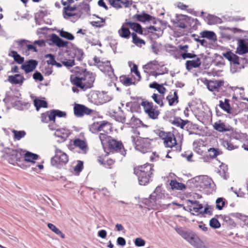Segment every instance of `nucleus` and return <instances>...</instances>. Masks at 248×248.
Wrapping results in <instances>:
<instances>
[{
	"instance_id": "13d9d810",
	"label": "nucleus",
	"mask_w": 248,
	"mask_h": 248,
	"mask_svg": "<svg viewBox=\"0 0 248 248\" xmlns=\"http://www.w3.org/2000/svg\"><path fill=\"white\" fill-rule=\"evenodd\" d=\"M131 72L134 73L138 77V80H140L141 78L140 73L138 70V66L136 64H133V66L131 68Z\"/></svg>"
},
{
	"instance_id": "423d86ee",
	"label": "nucleus",
	"mask_w": 248,
	"mask_h": 248,
	"mask_svg": "<svg viewBox=\"0 0 248 248\" xmlns=\"http://www.w3.org/2000/svg\"><path fill=\"white\" fill-rule=\"evenodd\" d=\"M176 231L195 248H207L204 243L195 234L186 231L182 228L176 229Z\"/></svg>"
},
{
	"instance_id": "f3484780",
	"label": "nucleus",
	"mask_w": 248,
	"mask_h": 248,
	"mask_svg": "<svg viewBox=\"0 0 248 248\" xmlns=\"http://www.w3.org/2000/svg\"><path fill=\"white\" fill-rule=\"evenodd\" d=\"M195 181L198 183L200 187L202 188H207L210 187L211 184L212 180L207 176H199L195 178Z\"/></svg>"
},
{
	"instance_id": "f257e3e1",
	"label": "nucleus",
	"mask_w": 248,
	"mask_h": 248,
	"mask_svg": "<svg viewBox=\"0 0 248 248\" xmlns=\"http://www.w3.org/2000/svg\"><path fill=\"white\" fill-rule=\"evenodd\" d=\"M94 80V75L86 71L70 76V81L72 84L83 91L91 88L93 86Z\"/></svg>"
},
{
	"instance_id": "473e14b6",
	"label": "nucleus",
	"mask_w": 248,
	"mask_h": 248,
	"mask_svg": "<svg viewBox=\"0 0 248 248\" xmlns=\"http://www.w3.org/2000/svg\"><path fill=\"white\" fill-rule=\"evenodd\" d=\"M167 72L166 68L164 67V65H160L159 64V66L156 68L155 70L150 72V75L156 78L158 76L165 74Z\"/></svg>"
},
{
	"instance_id": "79ce46f5",
	"label": "nucleus",
	"mask_w": 248,
	"mask_h": 248,
	"mask_svg": "<svg viewBox=\"0 0 248 248\" xmlns=\"http://www.w3.org/2000/svg\"><path fill=\"white\" fill-rule=\"evenodd\" d=\"M159 66V63L158 61L156 60H154L152 61H150V62H148L145 65V68L148 70H149L150 72L151 71L155 70L156 68Z\"/></svg>"
},
{
	"instance_id": "c756f323",
	"label": "nucleus",
	"mask_w": 248,
	"mask_h": 248,
	"mask_svg": "<svg viewBox=\"0 0 248 248\" xmlns=\"http://www.w3.org/2000/svg\"><path fill=\"white\" fill-rule=\"evenodd\" d=\"M149 87L152 89H156L160 94L164 96L167 92V89L162 84H160L156 82H153L149 84Z\"/></svg>"
},
{
	"instance_id": "e2e57ef3",
	"label": "nucleus",
	"mask_w": 248,
	"mask_h": 248,
	"mask_svg": "<svg viewBox=\"0 0 248 248\" xmlns=\"http://www.w3.org/2000/svg\"><path fill=\"white\" fill-rule=\"evenodd\" d=\"M135 244L137 247H142L145 244V241L141 238H137L135 240Z\"/></svg>"
},
{
	"instance_id": "a211bd4d",
	"label": "nucleus",
	"mask_w": 248,
	"mask_h": 248,
	"mask_svg": "<svg viewBox=\"0 0 248 248\" xmlns=\"http://www.w3.org/2000/svg\"><path fill=\"white\" fill-rule=\"evenodd\" d=\"M108 146L111 151L120 152L124 149V145L122 141L117 140L112 138L109 140Z\"/></svg>"
},
{
	"instance_id": "393cba45",
	"label": "nucleus",
	"mask_w": 248,
	"mask_h": 248,
	"mask_svg": "<svg viewBox=\"0 0 248 248\" xmlns=\"http://www.w3.org/2000/svg\"><path fill=\"white\" fill-rule=\"evenodd\" d=\"M236 52L238 54L243 55L248 53V44L244 40H239Z\"/></svg>"
},
{
	"instance_id": "c03bdc74",
	"label": "nucleus",
	"mask_w": 248,
	"mask_h": 248,
	"mask_svg": "<svg viewBox=\"0 0 248 248\" xmlns=\"http://www.w3.org/2000/svg\"><path fill=\"white\" fill-rule=\"evenodd\" d=\"M34 105L36 108V109L38 110L41 108H46L47 103L46 101L35 99L34 100Z\"/></svg>"
},
{
	"instance_id": "0e129e2a",
	"label": "nucleus",
	"mask_w": 248,
	"mask_h": 248,
	"mask_svg": "<svg viewBox=\"0 0 248 248\" xmlns=\"http://www.w3.org/2000/svg\"><path fill=\"white\" fill-rule=\"evenodd\" d=\"M115 161L112 159H108L104 163V166L106 168L111 169L114 165Z\"/></svg>"
},
{
	"instance_id": "7ed1b4c3",
	"label": "nucleus",
	"mask_w": 248,
	"mask_h": 248,
	"mask_svg": "<svg viewBox=\"0 0 248 248\" xmlns=\"http://www.w3.org/2000/svg\"><path fill=\"white\" fill-rule=\"evenodd\" d=\"M66 118L67 113L65 111L59 109H51L42 113L41 114V121L43 123H51L48 125L50 129L52 130H57L58 127L56 124V118Z\"/></svg>"
},
{
	"instance_id": "09e8293b",
	"label": "nucleus",
	"mask_w": 248,
	"mask_h": 248,
	"mask_svg": "<svg viewBox=\"0 0 248 248\" xmlns=\"http://www.w3.org/2000/svg\"><path fill=\"white\" fill-rule=\"evenodd\" d=\"M47 227L48 228L53 231L54 233H55L57 235H59L62 238H64L65 237L64 234L59 229H58L54 224L52 223H48L47 224Z\"/></svg>"
},
{
	"instance_id": "0eeeda50",
	"label": "nucleus",
	"mask_w": 248,
	"mask_h": 248,
	"mask_svg": "<svg viewBox=\"0 0 248 248\" xmlns=\"http://www.w3.org/2000/svg\"><path fill=\"white\" fill-rule=\"evenodd\" d=\"M203 83L206 85L208 90L213 93L215 97L217 98L221 97L222 87L224 85V81L223 80H209L205 79L203 81Z\"/></svg>"
},
{
	"instance_id": "6e6552de",
	"label": "nucleus",
	"mask_w": 248,
	"mask_h": 248,
	"mask_svg": "<svg viewBox=\"0 0 248 248\" xmlns=\"http://www.w3.org/2000/svg\"><path fill=\"white\" fill-rule=\"evenodd\" d=\"M157 135L159 138L163 140V143L165 147L172 148L175 147L178 151L181 150V146L177 143L175 136L171 132H166L164 131L159 130Z\"/></svg>"
},
{
	"instance_id": "a19ab883",
	"label": "nucleus",
	"mask_w": 248,
	"mask_h": 248,
	"mask_svg": "<svg viewBox=\"0 0 248 248\" xmlns=\"http://www.w3.org/2000/svg\"><path fill=\"white\" fill-rule=\"evenodd\" d=\"M132 42L137 46H141L142 45L145 44V41L139 38L135 33H132Z\"/></svg>"
},
{
	"instance_id": "c85d7f7f",
	"label": "nucleus",
	"mask_w": 248,
	"mask_h": 248,
	"mask_svg": "<svg viewBox=\"0 0 248 248\" xmlns=\"http://www.w3.org/2000/svg\"><path fill=\"white\" fill-rule=\"evenodd\" d=\"M50 40L57 46L59 47H64L67 46L68 43L63 41L57 35L52 34L51 36Z\"/></svg>"
},
{
	"instance_id": "4c0bfd02",
	"label": "nucleus",
	"mask_w": 248,
	"mask_h": 248,
	"mask_svg": "<svg viewBox=\"0 0 248 248\" xmlns=\"http://www.w3.org/2000/svg\"><path fill=\"white\" fill-rule=\"evenodd\" d=\"M170 186L172 189L183 190L186 188V186L184 184L179 183L175 180L170 181Z\"/></svg>"
},
{
	"instance_id": "39448f33",
	"label": "nucleus",
	"mask_w": 248,
	"mask_h": 248,
	"mask_svg": "<svg viewBox=\"0 0 248 248\" xmlns=\"http://www.w3.org/2000/svg\"><path fill=\"white\" fill-rule=\"evenodd\" d=\"M8 162L14 166H17L23 169L29 167L27 165L23 163L24 150L22 149H8L6 153Z\"/></svg>"
},
{
	"instance_id": "4468645a",
	"label": "nucleus",
	"mask_w": 248,
	"mask_h": 248,
	"mask_svg": "<svg viewBox=\"0 0 248 248\" xmlns=\"http://www.w3.org/2000/svg\"><path fill=\"white\" fill-rule=\"evenodd\" d=\"M213 128L219 132H233V128L229 124H227L222 120H219L213 125Z\"/></svg>"
},
{
	"instance_id": "20e7f679",
	"label": "nucleus",
	"mask_w": 248,
	"mask_h": 248,
	"mask_svg": "<svg viewBox=\"0 0 248 248\" xmlns=\"http://www.w3.org/2000/svg\"><path fill=\"white\" fill-rule=\"evenodd\" d=\"M132 132L134 135L132 136L131 138L135 149L142 153L148 152L151 149V142L153 140L148 138L140 137V133L136 129H133Z\"/></svg>"
},
{
	"instance_id": "e433bc0d",
	"label": "nucleus",
	"mask_w": 248,
	"mask_h": 248,
	"mask_svg": "<svg viewBox=\"0 0 248 248\" xmlns=\"http://www.w3.org/2000/svg\"><path fill=\"white\" fill-rule=\"evenodd\" d=\"M224 56L229 61L232 62L234 63H239V57L233 53L229 51L224 54Z\"/></svg>"
},
{
	"instance_id": "c9c22d12",
	"label": "nucleus",
	"mask_w": 248,
	"mask_h": 248,
	"mask_svg": "<svg viewBox=\"0 0 248 248\" xmlns=\"http://www.w3.org/2000/svg\"><path fill=\"white\" fill-rule=\"evenodd\" d=\"M201 37L206 38L210 40L215 41L217 40V36L212 31H204L200 33Z\"/></svg>"
},
{
	"instance_id": "58836bf2",
	"label": "nucleus",
	"mask_w": 248,
	"mask_h": 248,
	"mask_svg": "<svg viewBox=\"0 0 248 248\" xmlns=\"http://www.w3.org/2000/svg\"><path fill=\"white\" fill-rule=\"evenodd\" d=\"M152 98L160 107H162L164 106L163 99L164 96L161 94L159 95L157 93H153Z\"/></svg>"
},
{
	"instance_id": "f8f14e48",
	"label": "nucleus",
	"mask_w": 248,
	"mask_h": 248,
	"mask_svg": "<svg viewBox=\"0 0 248 248\" xmlns=\"http://www.w3.org/2000/svg\"><path fill=\"white\" fill-rule=\"evenodd\" d=\"M165 198V195L162 192L161 187L157 186L154 192L150 195V201L153 202L150 206L152 209H155L160 202V200Z\"/></svg>"
},
{
	"instance_id": "680f3d73",
	"label": "nucleus",
	"mask_w": 248,
	"mask_h": 248,
	"mask_svg": "<svg viewBox=\"0 0 248 248\" xmlns=\"http://www.w3.org/2000/svg\"><path fill=\"white\" fill-rule=\"evenodd\" d=\"M83 168V163L82 161H78L77 164L74 168V170L77 172H80Z\"/></svg>"
},
{
	"instance_id": "69168bd1",
	"label": "nucleus",
	"mask_w": 248,
	"mask_h": 248,
	"mask_svg": "<svg viewBox=\"0 0 248 248\" xmlns=\"http://www.w3.org/2000/svg\"><path fill=\"white\" fill-rule=\"evenodd\" d=\"M33 78L35 80H37L42 81L43 80V77L42 74L39 72H36L33 75Z\"/></svg>"
},
{
	"instance_id": "5fc2aeb1",
	"label": "nucleus",
	"mask_w": 248,
	"mask_h": 248,
	"mask_svg": "<svg viewBox=\"0 0 248 248\" xmlns=\"http://www.w3.org/2000/svg\"><path fill=\"white\" fill-rule=\"evenodd\" d=\"M60 35L61 37L69 40H73L75 38L73 34L64 31H61L60 32Z\"/></svg>"
},
{
	"instance_id": "cd10ccee",
	"label": "nucleus",
	"mask_w": 248,
	"mask_h": 248,
	"mask_svg": "<svg viewBox=\"0 0 248 248\" xmlns=\"http://www.w3.org/2000/svg\"><path fill=\"white\" fill-rule=\"evenodd\" d=\"M17 44L20 47L18 49L21 50L22 47L26 48L27 50H33L35 52H37V50L35 46L32 45H28L27 44V41L25 40H21L16 41Z\"/></svg>"
},
{
	"instance_id": "37998d69",
	"label": "nucleus",
	"mask_w": 248,
	"mask_h": 248,
	"mask_svg": "<svg viewBox=\"0 0 248 248\" xmlns=\"http://www.w3.org/2000/svg\"><path fill=\"white\" fill-rule=\"evenodd\" d=\"M108 134L104 133H100L99 134V138L103 145L108 144L109 140H110L112 138L111 137L109 136Z\"/></svg>"
},
{
	"instance_id": "de8ad7c7",
	"label": "nucleus",
	"mask_w": 248,
	"mask_h": 248,
	"mask_svg": "<svg viewBox=\"0 0 248 248\" xmlns=\"http://www.w3.org/2000/svg\"><path fill=\"white\" fill-rule=\"evenodd\" d=\"M58 60L61 62L63 65L66 67H72L75 65V60L73 59H67L60 58Z\"/></svg>"
},
{
	"instance_id": "6ab92c4d",
	"label": "nucleus",
	"mask_w": 248,
	"mask_h": 248,
	"mask_svg": "<svg viewBox=\"0 0 248 248\" xmlns=\"http://www.w3.org/2000/svg\"><path fill=\"white\" fill-rule=\"evenodd\" d=\"M73 146L78 148L82 154H86L88 150V146L86 140L76 139L73 142Z\"/></svg>"
},
{
	"instance_id": "052dcab7",
	"label": "nucleus",
	"mask_w": 248,
	"mask_h": 248,
	"mask_svg": "<svg viewBox=\"0 0 248 248\" xmlns=\"http://www.w3.org/2000/svg\"><path fill=\"white\" fill-rule=\"evenodd\" d=\"M195 206H193L192 208L191 207L190 208V211H194L195 213H202V211H201L202 209L203 208V206L202 204L197 203V204H195Z\"/></svg>"
},
{
	"instance_id": "603ef678",
	"label": "nucleus",
	"mask_w": 248,
	"mask_h": 248,
	"mask_svg": "<svg viewBox=\"0 0 248 248\" xmlns=\"http://www.w3.org/2000/svg\"><path fill=\"white\" fill-rule=\"evenodd\" d=\"M98 19L97 20L93 21L91 22V24L92 26L98 28L102 27L105 26L106 22L105 19L102 18L98 17Z\"/></svg>"
},
{
	"instance_id": "9d476101",
	"label": "nucleus",
	"mask_w": 248,
	"mask_h": 248,
	"mask_svg": "<svg viewBox=\"0 0 248 248\" xmlns=\"http://www.w3.org/2000/svg\"><path fill=\"white\" fill-rule=\"evenodd\" d=\"M144 112L148 117L152 120L157 119L160 114V111L156 106L154 105L152 102L145 100H142L140 103Z\"/></svg>"
},
{
	"instance_id": "bf43d9fd",
	"label": "nucleus",
	"mask_w": 248,
	"mask_h": 248,
	"mask_svg": "<svg viewBox=\"0 0 248 248\" xmlns=\"http://www.w3.org/2000/svg\"><path fill=\"white\" fill-rule=\"evenodd\" d=\"M46 58H48L47 60V63L48 64L54 65L56 63V61L55 59L54 56L51 54H46L45 56Z\"/></svg>"
},
{
	"instance_id": "774afa93",
	"label": "nucleus",
	"mask_w": 248,
	"mask_h": 248,
	"mask_svg": "<svg viewBox=\"0 0 248 248\" xmlns=\"http://www.w3.org/2000/svg\"><path fill=\"white\" fill-rule=\"evenodd\" d=\"M98 5L102 8H104L105 10H108V7L106 5L104 0H99L98 1Z\"/></svg>"
},
{
	"instance_id": "ddd939ff",
	"label": "nucleus",
	"mask_w": 248,
	"mask_h": 248,
	"mask_svg": "<svg viewBox=\"0 0 248 248\" xmlns=\"http://www.w3.org/2000/svg\"><path fill=\"white\" fill-rule=\"evenodd\" d=\"M93 110L83 105L75 103L74 106V114L79 117L85 115H90Z\"/></svg>"
},
{
	"instance_id": "412c9836",
	"label": "nucleus",
	"mask_w": 248,
	"mask_h": 248,
	"mask_svg": "<svg viewBox=\"0 0 248 248\" xmlns=\"http://www.w3.org/2000/svg\"><path fill=\"white\" fill-rule=\"evenodd\" d=\"M39 155L36 154L32 153L29 151L24 150V155L23 158V163L27 165L26 163L34 164L35 160L38 159Z\"/></svg>"
},
{
	"instance_id": "1a4fd4ad",
	"label": "nucleus",
	"mask_w": 248,
	"mask_h": 248,
	"mask_svg": "<svg viewBox=\"0 0 248 248\" xmlns=\"http://www.w3.org/2000/svg\"><path fill=\"white\" fill-rule=\"evenodd\" d=\"M183 59H190L187 60L185 63L186 69L188 71H191L193 69L199 68L201 67L202 64L201 59L197 55L191 53H183L181 54Z\"/></svg>"
},
{
	"instance_id": "864d4df0",
	"label": "nucleus",
	"mask_w": 248,
	"mask_h": 248,
	"mask_svg": "<svg viewBox=\"0 0 248 248\" xmlns=\"http://www.w3.org/2000/svg\"><path fill=\"white\" fill-rule=\"evenodd\" d=\"M222 145L228 150H232L235 149H237L238 147L234 145L230 141L227 140H223L222 142Z\"/></svg>"
},
{
	"instance_id": "2f4dec72",
	"label": "nucleus",
	"mask_w": 248,
	"mask_h": 248,
	"mask_svg": "<svg viewBox=\"0 0 248 248\" xmlns=\"http://www.w3.org/2000/svg\"><path fill=\"white\" fill-rule=\"evenodd\" d=\"M112 125L109 123L103 121L101 123L100 130L99 132L109 134L112 131Z\"/></svg>"
},
{
	"instance_id": "72a5a7b5",
	"label": "nucleus",
	"mask_w": 248,
	"mask_h": 248,
	"mask_svg": "<svg viewBox=\"0 0 248 248\" xmlns=\"http://www.w3.org/2000/svg\"><path fill=\"white\" fill-rule=\"evenodd\" d=\"M134 16L138 21L142 22L149 21L153 18L152 16L145 12H142L141 14H136Z\"/></svg>"
},
{
	"instance_id": "49530a36",
	"label": "nucleus",
	"mask_w": 248,
	"mask_h": 248,
	"mask_svg": "<svg viewBox=\"0 0 248 248\" xmlns=\"http://www.w3.org/2000/svg\"><path fill=\"white\" fill-rule=\"evenodd\" d=\"M120 81L125 86H130L134 83L131 78L127 77L126 76H121L120 77Z\"/></svg>"
},
{
	"instance_id": "2eb2a0df",
	"label": "nucleus",
	"mask_w": 248,
	"mask_h": 248,
	"mask_svg": "<svg viewBox=\"0 0 248 248\" xmlns=\"http://www.w3.org/2000/svg\"><path fill=\"white\" fill-rule=\"evenodd\" d=\"M38 65V62L34 60H29L22 64L20 68L27 74L32 72Z\"/></svg>"
},
{
	"instance_id": "ea45409f",
	"label": "nucleus",
	"mask_w": 248,
	"mask_h": 248,
	"mask_svg": "<svg viewBox=\"0 0 248 248\" xmlns=\"http://www.w3.org/2000/svg\"><path fill=\"white\" fill-rule=\"evenodd\" d=\"M12 132L14 134L13 138L15 140H19L26 135V132L24 130L17 131L13 129L12 130Z\"/></svg>"
},
{
	"instance_id": "aec40b11",
	"label": "nucleus",
	"mask_w": 248,
	"mask_h": 248,
	"mask_svg": "<svg viewBox=\"0 0 248 248\" xmlns=\"http://www.w3.org/2000/svg\"><path fill=\"white\" fill-rule=\"evenodd\" d=\"M99 69L111 78L114 75V70L111 65L110 61L103 62L99 65Z\"/></svg>"
},
{
	"instance_id": "5701e85b",
	"label": "nucleus",
	"mask_w": 248,
	"mask_h": 248,
	"mask_svg": "<svg viewBox=\"0 0 248 248\" xmlns=\"http://www.w3.org/2000/svg\"><path fill=\"white\" fill-rule=\"evenodd\" d=\"M128 27H129L126 22L122 25L121 28L118 31V34L121 37L126 39L130 38L132 33H131Z\"/></svg>"
},
{
	"instance_id": "9b49d317",
	"label": "nucleus",
	"mask_w": 248,
	"mask_h": 248,
	"mask_svg": "<svg viewBox=\"0 0 248 248\" xmlns=\"http://www.w3.org/2000/svg\"><path fill=\"white\" fill-rule=\"evenodd\" d=\"M55 155L51 159V164L56 168H60L68 162V155L57 148L55 149Z\"/></svg>"
},
{
	"instance_id": "8fccbe9b",
	"label": "nucleus",
	"mask_w": 248,
	"mask_h": 248,
	"mask_svg": "<svg viewBox=\"0 0 248 248\" xmlns=\"http://www.w3.org/2000/svg\"><path fill=\"white\" fill-rule=\"evenodd\" d=\"M226 200L223 198H218L216 201V208L219 210H221L223 209L226 203Z\"/></svg>"
},
{
	"instance_id": "6e6d98bb",
	"label": "nucleus",
	"mask_w": 248,
	"mask_h": 248,
	"mask_svg": "<svg viewBox=\"0 0 248 248\" xmlns=\"http://www.w3.org/2000/svg\"><path fill=\"white\" fill-rule=\"evenodd\" d=\"M210 226L214 229H217L220 227V223L216 218H212L209 222Z\"/></svg>"
},
{
	"instance_id": "4be33fe9",
	"label": "nucleus",
	"mask_w": 248,
	"mask_h": 248,
	"mask_svg": "<svg viewBox=\"0 0 248 248\" xmlns=\"http://www.w3.org/2000/svg\"><path fill=\"white\" fill-rule=\"evenodd\" d=\"M170 106H174L179 103V96L176 90H171L166 97Z\"/></svg>"
},
{
	"instance_id": "f03ea898",
	"label": "nucleus",
	"mask_w": 248,
	"mask_h": 248,
	"mask_svg": "<svg viewBox=\"0 0 248 248\" xmlns=\"http://www.w3.org/2000/svg\"><path fill=\"white\" fill-rule=\"evenodd\" d=\"M152 164L146 163L134 168V173L138 177L140 185L145 186L150 182L154 170Z\"/></svg>"
},
{
	"instance_id": "bb28decb",
	"label": "nucleus",
	"mask_w": 248,
	"mask_h": 248,
	"mask_svg": "<svg viewBox=\"0 0 248 248\" xmlns=\"http://www.w3.org/2000/svg\"><path fill=\"white\" fill-rule=\"evenodd\" d=\"M8 56L13 58L14 62L17 64H22L24 62V58L21 56L16 51H9Z\"/></svg>"
},
{
	"instance_id": "a878e982",
	"label": "nucleus",
	"mask_w": 248,
	"mask_h": 248,
	"mask_svg": "<svg viewBox=\"0 0 248 248\" xmlns=\"http://www.w3.org/2000/svg\"><path fill=\"white\" fill-rule=\"evenodd\" d=\"M109 3L116 8H119L122 7H128L129 6V1L128 0H107Z\"/></svg>"
},
{
	"instance_id": "7c9ffc66",
	"label": "nucleus",
	"mask_w": 248,
	"mask_h": 248,
	"mask_svg": "<svg viewBox=\"0 0 248 248\" xmlns=\"http://www.w3.org/2000/svg\"><path fill=\"white\" fill-rule=\"evenodd\" d=\"M219 107L227 113H232V108L230 104V100L228 99H225L224 101H219Z\"/></svg>"
},
{
	"instance_id": "3c124183",
	"label": "nucleus",
	"mask_w": 248,
	"mask_h": 248,
	"mask_svg": "<svg viewBox=\"0 0 248 248\" xmlns=\"http://www.w3.org/2000/svg\"><path fill=\"white\" fill-rule=\"evenodd\" d=\"M77 9L76 6H71L70 5H67V6L64 7V13L68 16H74V14L72 13V12L74 11Z\"/></svg>"
},
{
	"instance_id": "4d7b16f0",
	"label": "nucleus",
	"mask_w": 248,
	"mask_h": 248,
	"mask_svg": "<svg viewBox=\"0 0 248 248\" xmlns=\"http://www.w3.org/2000/svg\"><path fill=\"white\" fill-rule=\"evenodd\" d=\"M73 53L75 55L74 58L79 61L82 60L83 52L81 50L79 49H75Z\"/></svg>"
},
{
	"instance_id": "a18cd8bd",
	"label": "nucleus",
	"mask_w": 248,
	"mask_h": 248,
	"mask_svg": "<svg viewBox=\"0 0 248 248\" xmlns=\"http://www.w3.org/2000/svg\"><path fill=\"white\" fill-rule=\"evenodd\" d=\"M100 124L101 123H93V124L90 125V131L93 134L98 133V132H100Z\"/></svg>"
},
{
	"instance_id": "dca6fc26",
	"label": "nucleus",
	"mask_w": 248,
	"mask_h": 248,
	"mask_svg": "<svg viewBox=\"0 0 248 248\" xmlns=\"http://www.w3.org/2000/svg\"><path fill=\"white\" fill-rule=\"evenodd\" d=\"M171 124L182 129H184L185 126L187 128L189 125L192 124V123L189 120H184L179 117H174L173 119L171 120Z\"/></svg>"
},
{
	"instance_id": "f704fd0d",
	"label": "nucleus",
	"mask_w": 248,
	"mask_h": 248,
	"mask_svg": "<svg viewBox=\"0 0 248 248\" xmlns=\"http://www.w3.org/2000/svg\"><path fill=\"white\" fill-rule=\"evenodd\" d=\"M126 23L129 28L131 29L139 34H143V31L140 24L130 21L126 22Z\"/></svg>"
},
{
	"instance_id": "b1692460",
	"label": "nucleus",
	"mask_w": 248,
	"mask_h": 248,
	"mask_svg": "<svg viewBox=\"0 0 248 248\" xmlns=\"http://www.w3.org/2000/svg\"><path fill=\"white\" fill-rule=\"evenodd\" d=\"M8 80L12 84H19L21 85L25 80V78L23 75L19 74H16L14 75L9 76Z\"/></svg>"
},
{
	"instance_id": "338daca9",
	"label": "nucleus",
	"mask_w": 248,
	"mask_h": 248,
	"mask_svg": "<svg viewBox=\"0 0 248 248\" xmlns=\"http://www.w3.org/2000/svg\"><path fill=\"white\" fill-rule=\"evenodd\" d=\"M130 123L132 124L136 123L137 124H141L142 121L139 118H137L134 116L131 117L130 120Z\"/></svg>"
}]
</instances>
